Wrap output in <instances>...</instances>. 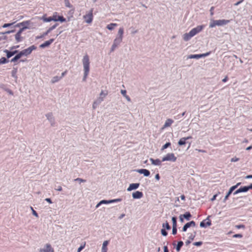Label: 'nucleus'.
<instances>
[{
	"instance_id": "1",
	"label": "nucleus",
	"mask_w": 252,
	"mask_h": 252,
	"mask_svg": "<svg viewBox=\"0 0 252 252\" xmlns=\"http://www.w3.org/2000/svg\"><path fill=\"white\" fill-rule=\"evenodd\" d=\"M204 28V25H200L196 28L192 29L189 33H186L183 35V39L185 41H188L192 37L196 35L197 33L201 32Z\"/></svg>"
},
{
	"instance_id": "2",
	"label": "nucleus",
	"mask_w": 252,
	"mask_h": 252,
	"mask_svg": "<svg viewBox=\"0 0 252 252\" xmlns=\"http://www.w3.org/2000/svg\"><path fill=\"white\" fill-rule=\"evenodd\" d=\"M82 63L84 67V74L83 81H86V78L90 72V60L89 56L85 55L82 60Z\"/></svg>"
},
{
	"instance_id": "3",
	"label": "nucleus",
	"mask_w": 252,
	"mask_h": 252,
	"mask_svg": "<svg viewBox=\"0 0 252 252\" xmlns=\"http://www.w3.org/2000/svg\"><path fill=\"white\" fill-rule=\"evenodd\" d=\"M32 26H33V24L32 23L31 21L27 20V21H25L22 22L18 23L16 25V27H22V28H21L20 29H23L22 31L23 32L26 29H31Z\"/></svg>"
},
{
	"instance_id": "4",
	"label": "nucleus",
	"mask_w": 252,
	"mask_h": 252,
	"mask_svg": "<svg viewBox=\"0 0 252 252\" xmlns=\"http://www.w3.org/2000/svg\"><path fill=\"white\" fill-rule=\"evenodd\" d=\"M36 49V47L35 46L32 45L27 49L23 50L22 51H20V53L22 57L23 56H27L30 55L32 53V51L33 50H35Z\"/></svg>"
},
{
	"instance_id": "5",
	"label": "nucleus",
	"mask_w": 252,
	"mask_h": 252,
	"mask_svg": "<svg viewBox=\"0 0 252 252\" xmlns=\"http://www.w3.org/2000/svg\"><path fill=\"white\" fill-rule=\"evenodd\" d=\"M177 158L175 156V155L173 153H168L162 158V161H171L175 162Z\"/></svg>"
},
{
	"instance_id": "6",
	"label": "nucleus",
	"mask_w": 252,
	"mask_h": 252,
	"mask_svg": "<svg viewBox=\"0 0 252 252\" xmlns=\"http://www.w3.org/2000/svg\"><path fill=\"white\" fill-rule=\"evenodd\" d=\"M93 9L92 8L88 14H86L83 16L84 19L87 23H92L93 19Z\"/></svg>"
},
{
	"instance_id": "7",
	"label": "nucleus",
	"mask_w": 252,
	"mask_h": 252,
	"mask_svg": "<svg viewBox=\"0 0 252 252\" xmlns=\"http://www.w3.org/2000/svg\"><path fill=\"white\" fill-rule=\"evenodd\" d=\"M39 252H55L53 248L49 244H46L43 248L39 250Z\"/></svg>"
},
{
	"instance_id": "8",
	"label": "nucleus",
	"mask_w": 252,
	"mask_h": 252,
	"mask_svg": "<svg viewBox=\"0 0 252 252\" xmlns=\"http://www.w3.org/2000/svg\"><path fill=\"white\" fill-rule=\"evenodd\" d=\"M53 21H60L61 22H64L66 21L65 19L62 16H59L58 13L55 12L53 13L52 16Z\"/></svg>"
},
{
	"instance_id": "9",
	"label": "nucleus",
	"mask_w": 252,
	"mask_h": 252,
	"mask_svg": "<svg viewBox=\"0 0 252 252\" xmlns=\"http://www.w3.org/2000/svg\"><path fill=\"white\" fill-rule=\"evenodd\" d=\"M240 184H241L240 183H238L236 185L233 186L230 188L228 192H227V194L226 195V196L224 197V201H226L228 199V198L229 197V195L231 194L232 191L234 189H236L237 188V187L240 185Z\"/></svg>"
},
{
	"instance_id": "10",
	"label": "nucleus",
	"mask_w": 252,
	"mask_h": 252,
	"mask_svg": "<svg viewBox=\"0 0 252 252\" xmlns=\"http://www.w3.org/2000/svg\"><path fill=\"white\" fill-rule=\"evenodd\" d=\"M122 38L121 37H117L116 38L113 43V44L112 46L111 50L114 51L115 49L117 47V46L122 41Z\"/></svg>"
},
{
	"instance_id": "11",
	"label": "nucleus",
	"mask_w": 252,
	"mask_h": 252,
	"mask_svg": "<svg viewBox=\"0 0 252 252\" xmlns=\"http://www.w3.org/2000/svg\"><path fill=\"white\" fill-rule=\"evenodd\" d=\"M22 30L23 29H20L15 35V38L17 42H21L23 39V37L21 36L22 33L23 32Z\"/></svg>"
},
{
	"instance_id": "12",
	"label": "nucleus",
	"mask_w": 252,
	"mask_h": 252,
	"mask_svg": "<svg viewBox=\"0 0 252 252\" xmlns=\"http://www.w3.org/2000/svg\"><path fill=\"white\" fill-rule=\"evenodd\" d=\"M229 22H230V20H229L222 19V20H216V23H217V26H223V25H226L228 23H229Z\"/></svg>"
},
{
	"instance_id": "13",
	"label": "nucleus",
	"mask_w": 252,
	"mask_h": 252,
	"mask_svg": "<svg viewBox=\"0 0 252 252\" xmlns=\"http://www.w3.org/2000/svg\"><path fill=\"white\" fill-rule=\"evenodd\" d=\"M121 199H116V200H101L97 205L96 207H98L100 204H108L112 202H115L116 201H121Z\"/></svg>"
},
{
	"instance_id": "14",
	"label": "nucleus",
	"mask_w": 252,
	"mask_h": 252,
	"mask_svg": "<svg viewBox=\"0 0 252 252\" xmlns=\"http://www.w3.org/2000/svg\"><path fill=\"white\" fill-rule=\"evenodd\" d=\"M209 54V53H206V54H196V55H191L189 57V59H199L203 57H206L208 56Z\"/></svg>"
},
{
	"instance_id": "15",
	"label": "nucleus",
	"mask_w": 252,
	"mask_h": 252,
	"mask_svg": "<svg viewBox=\"0 0 252 252\" xmlns=\"http://www.w3.org/2000/svg\"><path fill=\"white\" fill-rule=\"evenodd\" d=\"M143 194L142 192L136 191L132 193V197L134 199H139L143 197Z\"/></svg>"
},
{
	"instance_id": "16",
	"label": "nucleus",
	"mask_w": 252,
	"mask_h": 252,
	"mask_svg": "<svg viewBox=\"0 0 252 252\" xmlns=\"http://www.w3.org/2000/svg\"><path fill=\"white\" fill-rule=\"evenodd\" d=\"M248 190H249V188H248L247 186L242 187L240 188L237 190H236L234 192V194L235 195V194H238V193H239L240 192H247Z\"/></svg>"
},
{
	"instance_id": "17",
	"label": "nucleus",
	"mask_w": 252,
	"mask_h": 252,
	"mask_svg": "<svg viewBox=\"0 0 252 252\" xmlns=\"http://www.w3.org/2000/svg\"><path fill=\"white\" fill-rule=\"evenodd\" d=\"M54 39L53 38L50 39V40L46 41L45 42H44L43 43L41 44L40 45V47L42 48H44L46 47H47V46H49L54 41Z\"/></svg>"
},
{
	"instance_id": "18",
	"label": "nucleus",
	"mask_w": 252,
	"mask_h": 252,
	"mask_svg": "<svg viewBox=\"0 0 252 252\" xmlns=\"http://www.w3.org/2000/svg\"><path fill=\"white\" fill-rule=\"evenodd\" d=\"M191 138H192L191 136H188L187 137H183L181 138L180 140L178 141L179 145L181 146L186 144V141Z\"/></svg>"
},
{
	"instance_id": "19",
	"label": "nucleus",
	"mask_w": 252,
	"mask_h": 252,
	"mask_svg": "<svg viewBox=\"0 0 252 252\" xmlns=\"http://www.w3.org/2000/svg\"><path fill=\"white\" fill-rule=\"evenodd\" d=\"M191 214H190L189 212H186L184 215H181L180 216V220L182 221H183V217H184V218H185L187 220H189L190 219V218H191Z\"/></svg>"
},
{
	"instance_id": "20",
	"label": "nucleus",
	"mask_w": 252,
	"mask_h": 252,
	"mask_svg": "<svg viewBox=\"0 0 252 252\" xmlns=\"http://www.w3.org/2000/svg\"><path fill=\"white\" fill-rule=\"evenodd\" d=\"M139 187V183H133L130 184L129 187L127 189L128 191H130L133 189H135Z\"/></svg>"
},
{
	"instance_id": "21",
	"label": "nucleus",
	"mask_w": 252,
	"mask_h": 252,
	"mask_svg": "<svg viewBox=\"0 0 252 252\" xmlns=\"http://www.w3.org/2000/svg\"><path fill=\"white\" fill-rule=\"evenodd\" d=\"M138 172L140 174H143L145 176H149L150 174V171L146 169H139Z\"/></svg>"
},
{
	"instance_id": "22",
	"label": "nucleus",
	"mask_w": 252,
	"mask_h": 252,
	"mask_svg": "<svg viewBox=\"0 0 252 252\" xmlns=\"http://www.w3.org/2000/svg\"><path fill=\"white\" fill-rule=\"evenodd\" d=\"M4 52L6 53V56L7 58H10L12 56H13L14 55H15L16 53L18 52L17 50H15L13 52L9 51L7 50H4Z\"/></svg>"
},
{
	"instance_id": "23",
	"label": "nucleus",
	"mask_w": 252,
	"mask_h": 252,
	"mask_svg": "<svg viewBox=\"0 0 252 252\" xmlns=\"http://www.w3.org/2000/svg\"><path fill=\"white\" fill-rule=\"evenodd\" d=\"M173 121L172 119H167L164 123L163 128L170 126L173 124Z\"/></svg>"
},
{
	"instance_id": "24",
	"label": "nucleus",
	"mask_w": 252,
	"mask_h": 252,
	"mask_svg": "<svg viewBox=\"0 0 252 252\" xmlns=\"http://www.w3.org/2000/svg\"><path fill=\"white\" fill-rule=\"evenodd\" d=\"M150 160L151 161L152 163L155 165H160L161 162L162 161V160L161 161L159 159H154L152 158H151Z\"/></svg>"
},
{
	"instance_id": "25",
	"label": "nucleus",
	"mask_w": 252,
	"mask_h": 252,
	"mask_svg": "<svg viewBox=\"0 0 252 252\" xmlns=\"http://www.w3.org/2000/svg\"><path fill=\"white\" fill-rule=\"evenodd\" d=\"M108 244V241H105L102 245V252H107V246Z\"/></svg>"
},
{
	"instance_id": "26",
	"label": "nucleus",
	"mask_w": 252,
	"mask_h": 252,
	"mask_svg": "<svg viewBox=\"0 0 252 252\" xmlns=\"http://www.w3.org/2000/svg\"><path fill=\"white\" fill-rule=\"evenodd\" d=\"M21 57H22V56H21L20 53L19 52L13 58H12L11 60V62H15Z\"/></svg>"
},
{
	"instance_id": "27",
	"label": "nucleus",
	"mask_w": 252,
	"mask_h": 252,
	"mask_svg": "<svg viewBox=\"0 0 252 252\" xmlns=\"http://www.w3.org/2000/svg\"><path fill=\"white\" fill-rule=\"evenodd\" d=\"M116 26H117V24L111 23L107 26V28L109 30H112Z\"/></svg>"
},
{
	"instance_id": "28",
	"label": "nucleus",
	"mask_w": 252,
	"mask_h": 252,
	"mask_svg": "<svg viewBox=\"0 0 252 252\" xmlns=\"http://www.w3.org/2000/svg\"><path fill=\"white\" fill-rule=\"evenodd\" d=\"M42 19L44 22H49L53 21L52 17H49L48 18L45 17V16H43L42 17Z\"/></svg>"
},
{
	"instance_id": "29",
	"label": "nucleus",
	"mask_w": 252,
	"mask_h": 252,
	"mask_svg": "<svg viewBox=\"0 0 252 252\" xmlns=\"http://www.w3.org/2000/svg\"><path fill=\"white\" fill-rule=\"evenodd\" d=\"M217 26L216 20H212L210 23L209 27L210 28H213Z\"/></svg>"
},
{
	"instance_id": "30",
	"label": "nucleus",
	"mask_w": 252,
	"mask_h": 252,
	"mask_svg": "<svg viewBox=\"0 0 252 252\" xmlns=\"http://www.w3.org/2000/svg\"><path fill=\"white\" fill-rule=\"evenodd\" d=\"M184 243L182 241H180L178 243L177 246L176 247V250L177 251H179L181 248V247L183 246Z\"/></svg>"
},
{
	"instance_id": "31",
	"label": "nucleus",
	"mask_w": 252,
	"mask_h": 252,
	"mask_svg": "<svg viewBox=\"0 0 252 252\" xmlns=\"http://www.w3.org/2000/svg\"><path fill=\"white\" fill-rule=\"evenodd\" d=\"M61 79V77H59L56 76L52 78L51 82L52 83H55L59 81Z\"/></svg>"
},
{
	"instance_id": "32",
	"label": "nucleus",
	"mask_w": 252,
	"mask_h": 252,
	"mask_svg": "<svg viewBox=\"0 0 252 252\" xmlns=\"http://www.w3.org/2000/svg\"><path fill=\"white\" fill-rule=\"evenodd\" d=\"M124 33V29L123 28H121L119 29L118 31V35H119V37H121L123 39Z\"/></svg>"
},
{
	"instance_id": "33",
	"label": "nucleus",
	"mask_w": 252,
	"mask_h": 252,
	"mask_svg": "<svg viewBox=\"0 0 252 252\" xmlns=\"http://www.w3.org/2000/svg\"><path fill=\"white\" fill-rule=\"evenodd\" d=\"M162 227L165 229H166L167 230H169L170 229V226L167 221L165 223H163Z\"/></svg>"
},
{
	"instance_id": "34",
	"label": "nucleus",
	"mask_w": 252,
	"mask_h": 252,
	"mask_svg": "<svg viewBox=\"0 0 252 252\" xmlns=\"http://www.w3.org/2000/svg\"><path fill=\"white\" fill-rule=\"evenodd\" d=\"M107 95V92L104 93L103 91L100 94V97L101 98V101L103 100V98Z\"/></svg>"
},
{
	"instance_id": "35",
	"label": "nucleus",
	"mask_w": 252,
	"mask_h": 252,
	"mask_svg": "<svg viewBox=\"0 0 252 252\" xmlns=\"http://www.w3.org/2000/svg\"><path fill=\"white\" fill-rule=\"evenodd\" d=\"M8 62L6 59L4 57H2L0 59V64L5 63Z\"/></svg>"
},
{
	"instance_id": "36",
	"label": "nucleus",
	"mask_w": 252,
	"mask_h": 252,
	"mask_svg": "<svg viewBox=\"0 0 252 252\" xmlns=\"http://www.w3.org/2000/svg\"><path fill=\"white\" fill-rule=\"evenodd\" d=\"M65 5L67 7H71L72 5L70 4L69 0H64Z\"/></svg>"
},
{
	"instance_id": "37",
	"label": "nucleus",
	"mask_w": 252,
	"mask_h": 252,
	"mask_svg": "<svg viewBox=\"0 0 252 252\" xmlns=\"http://www.w3.org/2000/svg\"><path fill=\"white\" fill-rule=\"evenodd\" d=\"M171 145V143L170 142H167L165 144H164L162 147V148H161V150H163L165 149H166L167 148H168L169 146H170Z\"/></svg>"
},
{
	"instance_id": "38",
	"label": "nucleus",
	"mask_w": 252,
	"mask_h": 252,
	"mask_svg": "<svg viewBox=\"0 0 252 252\" xmlns=\"http://www.w3.org/2000/svg\"><path fill=\"white\" fill-rule=\"evenodd\" d=\"M86 242H84L83 245H82L77 250V252H80L85 247Z\"/></svg>"
},
{
	"instance_id": "39",
	"label": "nucleus",
	"mask_w": 252,
	"mask_h": 252,
	"mask_svg": "<svg viewBox=\"0 0 252 252\" xmlns=\"http://www.w3.org/2000/svg\"><path fill=\"white\" fill-rule=\"evenodd\" d=\"M172 222H173V226H176V225H177L176 218L175 217H173L172 218Z\"/></svg>"
},
{
	"instance_id": "40",
	"label": "nucleus",
	"mask_w": 252,
	"mask_h": 252,
	"mask_svg": "<svg viewBox=\"0 0 252 252\" xmlns=\"http://www.w3.org/2000/svg\"><path fill=\"white\" fill-rule=\"evenodd\" d=\"M15 22H13V23H6V24H4L3 26H2V27L5 28H7V27H10L11 26H12Z\"/></svg>"
},
{
	"instance_id": "41",
	"label": "nucleus",
	"mask_w": 252,
	"mask_h": 252,
	"mask_svg": "<svg viewBox=\"0 0 252 252\" xmlns=\"http://www.w3.org/2000/svg\"><path fill=\"white\" fill-rule=\"evenodd\" d=\"M161 232L162 235L166 236L167 235V232L166 231L165 229L164 228H162L161 230Z\"/></svg>"
},
{
	"instance_id": "42",
	"label": "nucleus",
	"mask_w": 252,
	"mask_h": 252,
	"mask_svg": "<svg viewBox=\"0 0 252 252\" xmlns=\"http://www.w3.org/2000/svg\"><path fill=\"white\" fill-rule=\"evenodd\" d=\"M235 227L237 229L245 228V226L243 224H239L235 225Z\"/></svg>"
},
{
	"instance_id": "43",
	"label": "nucleus",
	"mask_w": 252,
	"mask_h": 252,
	"mask_svg": "<svg viewBox=\"0 0 252 252\" xmlns=\"http://www.w3.org/2000/svg\"><path fill=\"white\" fill-rule=\"evenodd\" d=\"M31 208L32 210V214L36 217H38V215L37 212L33 209V208L31 207Z\"/></svg>"
},
{
	"instance_id": "44",
	"label": "nucleus",
	"mask_w": 252,
	"mask_h": 252,
	"mask_svg": "<svg viewBox=\"0 0 252 252\" xmlns=\"http://www.w3.org/2000/svg\"><path fill=\"white\" fill-rule=\"evenodd\" d=\"M177 233V228L176 226H173L172 229V234L173 235H175Z\"/></svg>"
},
{
	"instance_id": "45",
	"label": "nucleus",
	"mask_w": 252,
	"mask_h": 252,
	"mask_svg": "<svg viewBox=\"0 0 252 252\" xmlns=\"http://www.w3.org/2000/svg\"><path fill=\"white\" fill-rule=\"evenodd\" d=\"M202 244V242H196L195 243H193V245L194 246H201V245Z\"/></svg>"
},
{
	"instance_id": "46",
	"label": "nucleus",
	"mask_w": 252,
	"mask_h": 252,
	"mask_svg": "<svg viewBox=\"0 0 252 252\" xmlns=\"http://www.w3.org/2000/svg\"><path fill=\"white\" fill-rule=\"evenodd\" d=\"M242 235L240 234H236L233 235V237L234 238H242Z\"/></svg>"
},
{
	"instance_id": "47",
	"label": "nucleus",
	"mask_w": 252,
	"mask_h": 252,
	"mask_svg": "<svg viewBox=\"0 0 252 252\" xmlns=\"http://www.w3.org/2000/svg\"><path fill=\"white\" fill-rule=\"evenodd\" d=\"M189 224L190 225V226H195V223L194 221L192 220L190 222H189Z\"/></svg>"
},
{
	"instance_id": "48",
	"label": "nucleus",
	"mask_w": 252,
	"mask_h": 252,
	"mask_svg": "<svg viewBox=\"0 0 252 252\" xmlns=\"http://www.w3.org/2000/svg\"><path fill=\"white\" fill-rule=\"evenodd\" d=\"M205 221H202L200 222V226L202 227H204L206 226V225L205 224V223L204 222Z\"/></svg>"
},
{
	"instance_id": "49",
	"label": "nucleus",
	"mask_w": 252,
	"mask_h": 252,
	"mask_svg": "<svg viewBox=\"0 0 252 252\" xmlns=\"http://www.w3.org/2000/svg\"><path fill=\"white\" fill-rule=\"evenodd\" d=\"M75 181H78L79 182H80V183H82V182H86V180H83L82 179H81V178H77L75 180Z\"/></svg>"
},
{
	"instance_id": "50",
	"label": "nucleus",
	"mask_w": 252,
	"mask_h": 252,
	"mask_svg": "<svg viewBox=\"0 0 252 252\" xmlns=\"http://www.w3.org/2000/svg\"><path fill=\"white\" fill-rule=\"evenodd\" d=\"M214 7H212L211 8H210V14L211 15H214Z\"/></svg>"
},
{
	"instance_id": "51",
	"label": "nucleus",
	"mask_w": 252,
	"mask_h": 252,
	"mask_svg": "<svg viewBox=\"0 0 252 252\" xmlns=\"http://www.w3.org/2000/svg\"><path fill=\"white\" fill-rule=\"evenodd\" d=\"M238 160H239V158H232L231 159V161L232 162H236V161H237Z\"/></svg>"
},
{
	"instance_id": "52",
	"label": "nucleus",
	"mask_w": 252,
	"mask_h": 252,
	"mask_svg": "<svg viewBox=\"0 0 252 252\" xmlns=\"http://www.w3.org/2000/svg\"><path fill=\"white\" fill-rule=\"evenodd\" d=\"M164 252H169L167 246H165L163 247Z\"/></svg>"
},
{
	"instance_id": "53",
	"label": "nucleus",
	"mask_w": 252,
	"mask_h": 252,
	"mask_svg": "<svg viewBox=\"0 0 252 252\" xmlns=\"http://www.w3.org/2000/svg\"><path fill=\"white\" fill-rule=\"evenodd\" d=\"M195 237V235H193L192 234H190V235L189 236V239L191 240H193L194 238Z\"/></svg>"
},
{
	"instance_id": "54",
	"label": "nucleus",
	"mask_w": 252,
	"mask_h": 252,
	"mask_svg": "<svg viewBox=\"0 0 252 252\" xmlns=\"http://www.w3.org/2000/svg\"><path fill=\"white\" fill-rule=\"evenodd\" d=\"M205 224L206 225V226H210L211 225V222L210 220H208L207 221H206V222L205 223Z\"/></svg>"
},
{
	"instance_id": "55",
	"label": "nucleus",
	"mask_w": 252,
	"mask_h": 252,
	"mask_svg": "<svg viewBox=\"0 0 252 252\" xmlns=\"http://www.w3.org/2000/svg\"><path fill=\"white\" fill-rule=\"evenodd\" d=\"M121 93L123 94L124 96H126V90H122L121 91Z\"/></svg>"
},
{
	"instance_id": "56",
	"label": "nucleus",
	"mask_w": 252,
	"mask_h": 252,
	"mask_svg": "<svg viewBox=\"0 0 252 252\" xmlns=\"http://www.w3.org/2000/svg\"><path fill=\"white\" fill-rule=\"evenodd\" d=\"M45 200L49 203H52L51 199L49 198H46Z\"/></svg>"
},
{
	"instance_id": "57",
	"label": "nucleus",
	"mask_w": 252,
	"mask_h": 252,
	"mask_svg": "<svg viewBox=\"0 0 252 252\" xmlns=\"http://www.w3.org/2000/svg\"><path fill=\"white\" fill-rule=\"evenodd\" d=\"M244 0H241L240 1H238L236 3H235V5L237 6L240 4L241 2H242Z\"/></svg>"
},
{
	"instance_id": "58",
	"label": "nucleus",
	"mask_w": 252,
	"mask_h": 252,
	"mask_svg": "<svg viewBox=\"0 0 252 252\" xmlns=\"http://www.w3.org/2000/svg\"><path fill=\"white\" fill-rule=\"evenodd\" d=\"M57 26V25H55L52 26L51 27H50L49 29L52 31L53 30H54V29L56 28Z\"/></svg>"
},
{
	"instance_id": "59",
	"label": "nucleus",
	"mask_w": 252,
	"mask_h": 252,
	"mask_svg": "<svg viewBox=\"0 0 252 252\" xmlns=\"http://www.w3.org/2000/svg\"><path fill=\"white\" fill-rule=\"evenodd\" d=\"M57 26V25H55L52 26L51 27H50L49 29L52 31L53 30H54V29L56 28Z\"/></svg>"
},
{
	"instance_id": "60",
	"label": "nucleus",
	"mask_w": 252,
	"mask_h": 252,
	"mask_svg": "<svg viewBox=\"0 0 252 252\" xmlns=\"http://www.w3.org/2000/svg\"><path fill=\"white\" fill-rule=\"evenodd\" d=\"M228 78L227 76H226L224 79H222L223 82H226L228 80Z\"/></svg>"
},
{
	"instance_id": "61",
	"label": "nucleus",
	"mask_w": 252,
	"mask_h": 252,
	"mask_svg": "<svg viewBox=\"0 0 252 252\" xmlns=\"http://www.w3.org/2000/svg\"><path fill=\"white\" fill-rule=\"evenodd\" d=\"M66 73H67V71H66V70H65V71H64L63 72V73H62V76L61 77V78H62V77H63V76H64L66 74Z\"/></svg>"
},
{
	"instance_id": "62",
	"label": "nucleus",
	"mask_w": 252,
	"mask_h": 252,
	"mask_svg": "<svg viewBox=\"0 0 252 252\" xmlns=\"http://www.w3.org/2000/svg\"><path fill=\"white\" fill-rule=\"evenodd\" d=\"M156 179L157 180H158L160 178V176L158 174H157L156 175V177H155Z\"/></svg>"
},
{
	"instance_id": "63",
	"label": "nucleus",
	"mask_w": 252,
	"mask_h": 252,
	"mask_svg": "<svg viewBox=\"0 0 252 252\" xmlns=\"http://www.w3.org/2000/svg\"><path fill=\"white\" fill-rule=\"evenodd\" d=\"M217 196V194L214 195L213 196V197L212 198L211 200H212V201H214V200H215L216 199V198Z\"/></svg>"
},
{
	"instance_id": "64",
	"label": "nucleus",
	"mask_w": 252,
	"mask_h": 252,
	"mask_svg": "<svg viewBox=\"0 0 252 252\" xmlns=\"http://www.w3.org/2000/svg\"><path fill=\"white\" fill-rule=\"evenodd\" d=\"M249 189H252V183L249 186H247Z\"/></svg>"
}]
</instances>
